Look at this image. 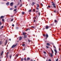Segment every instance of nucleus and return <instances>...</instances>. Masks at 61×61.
Listing matches in <instances>:
<instances>
[{"instance_id": "57", "label": "nucleus", "mask_w": 61, "mask_h": 61, "mask_svg": "<svg viewBox=\"0 0 61 61\" xmlns=\"http://www.w3.org/2000/svg\"><path fill=\"white\" fill-rule=\"evenodd\" d=\"M34 22H36V20H34Z\"/></svg>"}, {"instance_id": "39", "label": "nucleus", "mask_w": 61, "mask_h": 61, "mask_svg": "<svg viewBox=\"0 0 61 61\" xmlns=\"http://www.w3.org/2000/svg\"><path fill=\"white\" fill-rule=\"evenodd\" d=\"M2 25V23L0 22V25Z\"/></svg>"}, {"instance_id": "58", "label": "nucleus", "mask_w": 61, "mask_h": 61, "mask_svg": "<svg viewBox=\"0 0 61 61\" xmlns=\"http://www.w3.org/2000/svg\"><path fill=\"white\" fill-rule=\"evenodd\" d=\"M59 51H60V48H59Z\"/></svg>"}, {"instance_id": "10", "label": "nucleus", "mask_w": 61, "mask_h": 61, "mask_svg": "<svg viewBox=\"0 0 61 61\" xmlns=\"http://www.w3.org/2000/svg\"><path fill=\"white\" fill-rule=\"evenodd\" d=\"M4 17V16H1L0 17V18L1 19H2Z\"/></svg>"}, {"instance_id": "41", "label": "nucleus", "mask_w": 61, "mask_h": 61, "mask_svg": "<svg viewBox=\"0 0 61 61\" xmlns=\"http://www.w3.org/2000/svg\"><path fill=\"white\" fill-rule=\"evenodd\" d=\"M28 41H29V42H30V40H28Z\"/></svg>"}, {"instance_id": "16", "label": "nucleus", "mask_w": 61, "mask_h": 61, "mask_svg": "<svg viewBox=\"0 0 61 61\" xmlns=\"http://www.w3.org/2000/svg\"><path fill=\"white\" fill-rule=\"evenodd\" d=\"M17 10L16 9H14V11H16V13L17 12V11H16Z\"/></svg>"}, {"instance_id": "29", "label": "nucleus", "mask_w": 61, "mask_h": 61, "mask_svg": "<svg viewBox=\"0 0 61 61\" xmlns=\"http://www.w3.org/2000/svg\"><path fill=\"white\" fill-rule=\"evenodd\" d=\"M2 21H3V22H5V20H4V19H2Z\"/></svg>"}, {"instance_id": "22", "label": "nucleus", "mask_w": 61, "mask_h": 61, "mask_svg": "<svg viewBox=\"0 0 61 61\" xmlns=\"http://www.w3.org/2000/svg\"><path fill=\"white\" fill-rule=\"evenodd\" d=\"M25 44H23L22 45V46H25Z\"/></svg>"}, {"instance_id": "49", "label": "nucleus", "mask_w": 61, "mask_h": 61, "mask_svg": "<svg viewBox=\"0 0 61 61\" xmlns=\"http://www.w3.org/2000/svg\"><path fill=\"white\" fill-rule=\"evenodd\" d=\"M38 12V11H36V13H37V12Z\"/></svg>"}, {"instance_id": "35", "label": "nucleus", "mask_w": 61, "mask_h": 61, "mask_svg": "<svg viewBox=\"0 0 61 61\" xmlns=\"http://www.w3.org/2000/svg\"><path fill=\"white\" fill-rule=\"evenodd\" d=\"M16 57H18V55L17 54H16Z\"/></svg>"}, {"instance_id": "6", "label": "nucleus", "mask_w": 61, "mask_h": 61, "mask_svg": "<svg viewBox=\"0 0 61 61\" xmlns=\"http://www.w3.org/2000/svg\"><path fill=\"white\" fill-rule=\"evenodd\" d=\"M46 29H47L49 28V26H46Z\"/></svg>"}, {"instance_id": "18", "label": "nucleus", "mask_w": 61, "mask_h": 61, "mask_svg": "<svg viewBox=\"0 0 61 61\" xmlns=\"http://www.w3.org/2000/svg\"><path fill=\"white\" fill-rule=\"evenodd\" d=\"M31 11H32L31 10H30L28 11V12H31Z\"/></svg>"}, {"instance_id": "5", "label": "nucleus", "mask_w": 61, "mask_h": 61, "mask_svg": "<svg viewBox=\"0 0 61 61\" xmlns=\"http://www.w3.org/2000/svg\"><path fill=\"white\" fill-rule=\"evenodd\" d=\"M13 4H14L13 3V2L11 3L10 4V6H13Z\"/></svg>"}, {"instance_id": "30", "label": "nucleus", "mask_w": 61, "mask_h": 61, "mask_svg": "<svg viewBox=\"0 0 61 61\" xmlns=\"http://www.w3.org/2000/svg\"><path fill=\"white\" fill-rule=\"evenodd\" d=\"M2 44V41H0V45H1Z\"/></svg>"}, {"instance_id": "27", "label": "nucleus", "mask_w": 61, "mask_h": 61, "mask_svg": "<svg viewBox=\"0 0 61 61\" xmlns=\"http://www.w3.org/2000/svg\"><path fill=\"white\" fill-rule=\"evenodd\" d=\"M37 5V7H39V4H38Z\"/></svg>"}, {"instance_id": "21", "label": "nucleus", "mask_w": 61, "mask_h": 61, "mask_svg": "<svg viewBox=\"0 0 61 61\" xmlns=\"http://www.w3.org/2000/svg\"><path fill=\"white\" fill-rule=\"evenodd\" d=\"M54 22H55V23H56L57 22V21L56 20H54Z\"/></svg>"}, {"instance_id": "64", "label": "nucleus", "mask_w": 61, "mask_h": 61, "mask_svg": "<svg viewBox=\"0 0 61 61\" xmlns=\"http://www.w3.org/2000/svg\"><path fill=\"white\" fill-rule=\"evenodd\" d=\"M36 17H37V16H36Z\"/></svg>"}, {"instance_id": "7", "label": "nucleus", "mask_w": 61, "mask_h": 61, "mask_svg": "<svg viewBox=\"0 0 61 61\" xmlns=\"http://www.w3.org/2000/svg\"><path fill=\"white\" fill-rule=\"evenodd\" d=\"M46 37H47V38L48 37V34H46Z\"/></svg>"}, {"instance_id": "13", "label": "nucleus", "mask_w": 61, "mask_h": 61, "mask_svg": "<svg viewBox=\"0 0 61 61\" xmlns=\"http://www.w3.org/2000/svg\"><path fill=\"white\" fill-rule=\"evenodd\" d=\"M35 5V2H33L31 4L33 6Z\"/></svg>"}, {"instance_id": "2", "label": "nucleus", "mask_w": 61, "mask_h": 61, "mask_svg": "<svg viewBox=\"0 0 61 61\" xmlns=\"http://www.w3.org/2000/svg\"><path fill=\"white\" fill-rule=\"evenodd\" d=\"M17 44H16L15 45H13V46H12L11 48H13L14 47H15L16 46H17Z\"/></svg>"}, {"instance_id": "38", "label": "nucleus", "mask_w": 61, "mask_h": 61, "mask_svg": "<svg viewBox=\"0 0 61 61\" xmlns=\"http://www.w3.org/2000/svg\"><path fill=\"white\" fill-rule=\"evenodd\" d=\"M22 6V4H21L20 5V7H21V6Z\"/></svg>"}, {"instance_id": "25", "label": "nucleus", "mask_w": 61, "mask_h": 61, "mask_svg": "<svg viewBox=\"0 0 61 61\" xmlns=\"http://www.w3.org/2000/svg\"><path fill=\"white\" fill-rule=\"evenodd\" d=\"M31 27H32V28H35V27L34 26H31Z\"/></svg>"}, {"instance_id": "4", "label": "nucleus", "mask_w": 61, "mask_h": 61, "mask_svg": "<svg viewBox=\"0 0 61 61\" xmlns=\"http://www.w3.org/2000/svg\"><path fill=\"white\" fill-rule=\"evenodd\" d=\"M54 51L55 52V55H56V53H57V51H56V49H55L54 50Z\"/></svg>"}, {"instance_id": "63", "label": "nucleus", "mask_w": 61, "mask_h": 61, "mask_svg": "<svg viewBox=\"0 0 61 61\" xmlns=\"http://www.w3.org/2000/svg\"><path fill=\"white\" fill-rule=\"evenodd\" d=\"M9 40H10V41L11 40V39H9Z\"/></svg>"}, {"instance_id": "34", "label": "nucleus", "mask_w": 61, "mask_h": 61, "mask_svg": "<svg viewBox=\"0 0 61 61\" xmlns=\"http://www.w3.org/2000/svg\"><path fill=\"white\" fill-rule=\"evenodd\" d=\"M46 47L47 48H49V47L47 46H46Z\"/></svg>"}, {"instance_id": "28", "label": "nucleus", "mask_w": 61, "mask_h": 61, "mask_svg": "<svg viewBox=\"0 0 61 61\" xmlns=\"http://www.w3.org/2000/svg\"><path fill=\"white\" fill-rule=\"evenodd\" d=\"M6 56V58H8V56H7V54Z\"/></svg>"}, {"instance_id": "43", "label": "nucleus", "mask_w": 61, "mask_h": 61, "mask_svg": "<svg viewBox=\"0 0 61 61\" xmlns=\"http://www.w3.org/2000/svg\"><path fill=\"white\" fill-rule=\"evenodd\" d=\"M36 9H37V10H39V9L37 8V7H36Z\"/></svg>"}, {"instance_id": "55", "label": "nucleus", "mask_w": 61, "mask_h": 61, "mask_svg": "<svg viewBox=\"0 0 61 61\" xmlns=\"http://www.w3.org/2000/svg\"><path fill=\"white\" fill-rule=\"evenodd\" d=\"M6 1H7V0H3V1H6Z\"/></svg>"}, {"instance_id": "62", "label": "nucleus", "mask_w": 61, "mask_h": 61, "mask_svg": "<svg viewBox=\"0 0 61 61\" xmlns=\"http://www.w3.org/2000/svg\"><path fill=\"white\" fill-rule=\"evenodd\" d=\"M1 3V4H4V3Z\"/></svg>"}, {"instance_id": "47", "label": "nucleus", "mask_w": 61, "mask_h": 61, "mask_svg": "<svg viewBox=\"0 0 61 61\" xmlns=\"http://www.w3.org/2000/svg\"><path fill=\"white\" fill-rule=\"evenodd\" d=\"M13 21V19H12L11 20V21Z\"/></svg>"}, {"instance_id": "33", "label": "nucleus", "mask_w": 61, "mask_h": 61, "mask_svg": "<svg viewBox=\"0 0 61 61\" xmlns=\"http://www.w3.org/2000/svg\"><path fill=\"white\" fill-rule=\"evenodd\" d=\"M10 10H13V9L12 8H10Z\"/></svg>"}, {"instance_id": "59", "label": "nucleus", "mask_w": 61, "mask_h": 61, "mask_svg": "<svg viewBox=\"0 0 61 61\" xmlns=\"http://www.w3.org/2000/svg\"><path fill=\"white\" fill-rule=\"evenodd\" d=\"M52 52L53 53H54V52H53V50H52Z\"/></svg>"}, {"instance_id": "15", "label": "nucleus", "mask_w": 61, "mask_h": 61, "mask_svg": "<svg viewBox=\"0 0 61 61\" xmlns=\"http://www.w3.org/2000/svg\"><path fill=\"white\" fill-rule=\"evenodd\" d=\"M28 30H30V29L29 28L27 29L26 30V31H28Z\"/></svg>"}, {"instance_id": "11", "label": "nucleus", "mask_w": 61, "mask_h": 61, "mask_svg": "<svg viewBox=\"0 0 61 61\" xmlns=\"http://www.w3.org/2000/svg\"><path fill=\"white\" fill-rule=\"evenodd\" d=\"M22 39V37H20L19 40H21V39Z\"/></svg>"}, {"instance_id": "61", "label": "nucleus", "mask_w": 61, "mask_h": 61, "mask_svg": "<svg viewBox=\"0 0 61 61\" xmlns=\"http://www.w3.org/2000/svg\"><path fill=\"white\" fill-rule=\"evenodd\" d=\"M30 61H33V60H30Z\"/></svg>"}, {"instance_id": "46", "label": "nucleus", "mask_w": 61, "mask_h": 61, "mask_svg": "<svg viewBox=\"0 0 61 61\" xmlns=\"http://www.w3.org/2000/svg\"><path fill=\"white\" fill-rule=\"evenodd\" d=\"M48 7H49V8H50V6H48Z\"/></svg>"}, {"instance_id": "56", "label": "nucleus", "mask_w": 61, "mask_h": 61, "mask_svg": "<svg viewBox=\"0 0 61 61\" xmlns=\"http://www.w3.org/2000/svg\"><path fill=\"white\" fill-rule=\"evenodd\" d=\"M39 15H40V13H39Z\"/></svg>"}, {"instance_id": "48", "label": "nucleus", "mask_w": 61, "mask_h": 61, "mask_svg": "<svg viewBox=\"0 0 61 61\" xmlns=\"http://www.w3.org/2000/svg\"><path fill=\"white\" fill-rule=\"evenodd\" d=\"M54 48H56V47H55V46H54Z\"/></svg>"}, {"instance_id": "14", "label": "nucleus", "mask_w": 61, "mask_h": 61, "mask_svg": "<svg viewBox=\"0 0 61 61\" xmlns=\"http://www.w3.org/2000/svg\"><path fill=\"white\" fill-rule=\"evenodd\" d=\"M50 55H51V56L52 57H53V54H52L51 53V54H50Z\"/></svg>"}, {"instance_id": "60", "label": "nucleus", "mask_w": 61, "mask_h": 61, "mask_svg": "<svg viewBox=\"0 0 61 61\" xmlns=\"http://www.w3.org/2000/svg\"><path fill=\"white\" fill-rule=\"evenodd\" d=\"M20 2H21V0H20Z\"/></svg>"}, {"instance_id": "44", "label": "nucleus", "mask_w": 61, "mask_h": 61, "mask_svg": "<svg viewBox=\"0 0 61 61\" xmlns=\"http://www.w3.org/2000/svg\"><path fill=\"white\" fill-rule=\"evenodd\" d=\"M12 26H15V25H14L13 24V25H12Z\"/></svg>"}, {"instance_id": "40", "label": "nucleus", "mask_w": 61, "mask_h": 61, "mask_svg": "<svg viewBox=\"0 0 61 61\" xmlns=\"http://www.w3.org/2000/svg\"><path fill=\"white\" fill-rule=\"evenodd\" d=\"M41 5H42V6H43V4H42V3L41 4Z\"/></svg>"}, {"instance_id": "36", "label": "nucleus", "mask_w": 61, "mask_h": 61, "mask_svg": "<svg viewBox=\"0 0 61 61\" xmlns=\"http://www.w3.org/2000/svg\"><path fill=\"white\" fill-rule=\"evenodd\" d=\"M48 61H51V59H50Z\"/></svg>"}, {"instance_id": "17", "label": "nucleus", "mask_w": 61, "mask_h": 61, "mask_svg": "<svg viewBox=\"0 0 61 61\" xmlns=\"http://www.w3.org/2000/svg\"><path fill=\"white\" fill-rule=\"evenodd\" d=\"M27 60H30V58H27Z\"/></svg>"}, {"instance_id": "24", "label": "nucleus", "mask_w": 61, "mask_h": 61, "mask_svg": "<svg viewBox=\"0 0 61 61\" xmlns=\"http://www.w3.org/2000/svg\"><path fill=\"white\" fill-rule=\"evenodd\" d=\"M4 28V26H2L1 27V28H0L1 29H2V28Z\"/></svg>"}, {"instance_id": "3", "label": "nucleus", "mask_w": 61, "mask_h": 61, "mask_svg": "<svg viewBox=\"0 0 61 61\" xmlns=\"http://www.w3.org/2000/svg\"><path fill=\"white\" fill-rule=\"evenodd\" d=\"M52 3H53L52 4V5H53L54 7V8H56V5H55V4L53 2Z\"/></svg>"}, {"instance_id": "51", "label": "nucleus", "mask_w": 61, "mask_h": 61, "mask_svg": "<svg viewBox=\"0 0 61 61\" xmlns=\"http://www.w3.org/2000/svg\"><path fill=\"white\" fill-rule=\"evenodd\" d=\"M18 27H16V29H18Z\"/></svg>"}, {"instance_id": "1", "label": "nucleus", "mask_w": 61, "mask_h": 61, "mask_svg": "<svg viewBox=\"0 0 61 61\" xmlns=\"http://www.w3.org/2000/svg\"><path fill=\"white\" fill-rule=\"evenodd\" d=\"M26 33H25V32H23V35H24V37H23L24 38H26L27 37V36L25 35V34Z\"/></svg>"}, {"instance_id": "20", "label": "nucleus", "mask_w": 61, "mask_h": 61, "mask_svg": "<svg viewBox=\"0 0 61 61\" xmlns=\"http://www.w3.org/2000/svg\"><path fill=\"white\" fill-rule=\"evenodd\" d=\"M12 55H10V59H11V57H12Z\"/></svg>"}, {"instance_id": "53", "label": "nucleus", "mask_w": 61, "mask_h": 61, "mask_svg": "<svg viewBox=\"0 0 61 61\" xmlns=\"http://www.w3.org/2000/svg\"><path fill=\"white\" fill-rule=\"evenodd\" d=\"M33 12H34L35 11V9H33Z\"/></svg>"}, {"instance_id": "37", "label": "nucleus", "mask_w": 61, "mask_h": 61, "mask_svg": "<svg viewBox=\"0 0 61 61\" xmlns=\"http://www.w3.org/2000/svg\"><path fill=\"white\" fill-rule=\"evenodd\" d=\"M43 36L44 37L45 36V34H43Z\"/></svg>"}, {"instance_id": "52", "label": "nucleus", "mask_w": 61, "mask_h": 61, "mask_svg": "<svg viewBox=\"0 0 61 61\" xmlns=\"http://www.w3.org/2000/svg\"><path fill=\"white\" fill-rule=\"evenodd\" d=\"M24 60H25V61H26V59L25 58H24Z\"/></svg>"}, {"instance_id": "9", "label": "nucleus", "mask_w": 61, "mask_h": 61, "mask_svg": "<svg viewBox=\"0 0 61 61\" xmlns=\"http://www.w3.org/2000/svg\"><path fill=\"white\" fill-rule=\"evenodd\" d=\"M4 53V51H2L1 53V56H2L3 55V54Z\"/></svg>"}, {"instance_id": "8", "label": "nucleus", "mask_w": 61, "mask_h": 61, "mask_svg": "<svg viewBox=\"0 0 61 61\" xmlns=\"http://www.w3.org/2000/svg\"><path fill=\"white\" fill-rule=\"evenodd\" d=\"M47 45L48 46H50V44L49 43H47Z\"/></svg>"}, {"instance_id": "32", "label": "nucleus", "mask_w": 61, "mask_h": 61, "mask_svg": "<svg viewBox=\"0 0 61 61\" xmlns=\"http://www.w3.org/2000/svg\"><path fill=\"white\" fill-rule=\"evenodd\" d=\"M58 61V59L57 58L56 60V61Z\"/></svg>"}, {"instance_id": "45", "label": "nucleus", "mask_w": 61, "mask_h": 61, "mask_svg": "<svg viewBox=\"0 0 61 61\" xmlns=\"http://www.w3.org/2000/svg\"><path fill=\"white\" fill-rule=\"evenodd\" d=\"M54 13H56V10H55L54 11Z\"/></svg>"}, {"instance_id": "42", "label": "nucleus", "mask_w": 61, "mask_h": 61, "mask_svg": "<svg viewBox=\"0 0 61 61\" xmlns=\"http://www.w3.org/2000/svg\"><path fill=\"white\" fill-rule=\"evenodd\" d=\"M55 24V23H53V25H56V24Z\"/></svg>"}, {"instance_id": "50", "label": "nucleus", "mask_w": 61, "mask_h": 61, "mask_svg": "<svg viewBox=\"0 0 61 61\" xmlns=\"http://www.w3.org/2000/svg\"><path fill=\"white\" fill-rule=\"evenodd\" d=\"M15 8H16V6H15Z\"/></svg>"}, {"instance_id": "31", "label": "nucleus", "mask_w": 61, "mask_h": 61, "mask_svg": "<svg viewBox=\"0 0 61 61\" xmlns=\"http://www.w3.org/2000/svg\"><path fill=\"white\" fill-rule=\"evenodd\" d=\"M43 53H44V54H45L46 53V52L45 51L43 52Z\"/></svg>"}, {"instance_id": "19", "label": "nucleus", "mask_w": 61, "mask_h": 61, "mask_svg": "<svg viewBox=\"0 0 61 61\" xmlns=\"http://www.w3.org/2000/svg\"><path fill=\"white\" fill-rule=\"evenodd\" d=\"M25 14V12H22V15H24Z\"/></svg>"}, {"instance_id": "26", "label": "nucleus", "mask_w": 61, "mask_h": 61, "mask_svg": "<svg viewBox=\"0 0 61 61\" xmlns=\"http://www.w3.org/2000/svg\"><path fill=\"white\" fill-rule=\"evenodd\" d=\"M33 19L34 20H36V18L35 17Z\"/></svg>"}, {"instance_id": "54", "label": "nucleus", "mask_w": 61, "mask_h": 61, "mask_svg": "<svg viewBox=\"0 0 61 61\" xmlns=\"http://www.w3.org/2000/svg\"><path fill=\"white\" fill-rule=\"evenodd\" d=\"M25 48H24V49L23 50H25Z\"/></svg>"}, {"instance_id": "12", "label": "nucleus", "mask_w": 61, "mask_h": 61, "mask_svg": "<svg viewBox=\"0 0 61 61\" xmlns=\"http://www.w3.org/2000/svg\"><path fill=\"white\" fill-rule=\"evenodd\" d=\"M6 5H9V2H8V3H7L6 4Z\"/></svg>"}, {"instance_id": "23", "label": "nucleus", "mask_w": 61, "mask_h": 61, "mask_svg": "<svg viewBox=\"0 0 61 61\" xmlns=\"http://www.w3.org/2000/svg\"><path fill=\"white\" fill-rule=\"evenodd\" d=\"M23 60H24V59H23V58H21V61H23Z\"/></svg>"}]
</instances>
